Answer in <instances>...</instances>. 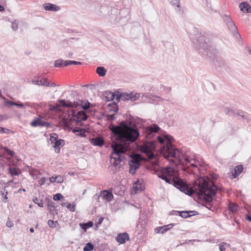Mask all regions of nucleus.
I'll return each mask as SVG.
<instances>
[{"mask_svg": "<svg viewBox=\"0 0 251 251\" xmlns=\"http://www.w3.org/2000/svg\"><path fill=\"white\" fill-rule=\"evenodd\" d=\"M46 178L44 177L41 178L39 181V184L40 185H43L46 182Z\"/></svg>", "mask_w": 251, "mask_h": 251, "instance_id": "49530a36", "label": "nucleus"}, {"mask_svg": "<svg viewBox=\"0 0 251 251\" xmlns=\"http://www.w3.org/2000/svg\"><path fill=\"white\" fill-rule=\"evenodd\" d=\"M0 97H1L4 100H6V98L1 95V91L0 90Z\"/></svg>", "mask_w": 251, "mask_h": 251, "instance_id": "bf43d9fd", "label": "nucleus"}, {"mask_svg": "<svg viewBox=\"0 0 251 251\" xmlns=\"http://www.w3.org/2000/svg\"><path fill=\"white\" fill-rule=\"evenodd\" d=\"M4 9V7L2 5H0V11H2Z\"/></svg>", "mask_w": 251, "mask_h": 251, "instance_id": "052dcab7", "label": "nucleus"}, {"mask_svg": "<svg viewBox=\"0 0 251 251\" xmlns=\"http://www.w3.org/2000/svg\"><path fill=\"white\" fill-rule=\"evenodd\" d=\"M44 8L46 11H57L60 9L58 6L51 3H46L44 5Z\"/></svg>", "mask_w": 251, "mask_h": 251, "instance_id": "412c9836", "label": "nucleus"}, {"mask_svg": "<svg viewBox=\"0 0 251 251\" xmlns=\"http://www.w3.org/2000/svg\"><path fill=\"white\" fill-rule=\"evenodd\" d=\"M156 175L158 177L165 180L169 184H173L177 189L191 196L196 193L199 198L203 199L210 206V202L213 201V197L216 195L218 188L212 181L202 179L195 187H190L186 182L178 176V174L174 168L168 167L161 168L156 171Z\"/></svg>", "mask_w": 251, "mask_h": 251, "instance_id": "f03ea898", "label": "nucleus"}, {"mask_svg": "<svg viewBox=\"0 0 251 251\" xmlns=\"http://www.w3.org/2000/svg\"><path fill=\"white\" fill-rule=\"evenodd\" d=\"M94 248V245L91 243H88L83 248L84 251H92Z\"/></svg>", "mask_w": 251, "mask_h": 251, "instance_id": "72a5a7b5", "label": "nucleus"}, {"mask_svg": "<svg viewBox=\"0 0 251 251\" xmlns=\"http://www.w3.org/2000/svg\"><path fill=\"white\" fill-rule=\"evenodd\" d=\"M138 182H139V180H137L136 182H135L134 186L133 187V189L135 193L138 192L139 188L137 186H135V184H137Z\"/></svg>", "mask_w": 251, "mask_h": 251, "instance_id": "09e8293b", "label": "nucleus"}, {"mask_svg": "<svg viewBox=\"0 0 251 251\" xmlns=\"http://www.w3.org/2000/svg\"><path fill=\"white\" fill-rule=\"evenodd\" d=\"M6 152L9 155L13 156L14 154V152L13 151L8 149V148H6L5 149Z\"/></svg>", "mask_w": 251, "mask_h": 251, "instance_id": "de8ad7c7", "label": "nucleus"}, {"mask_svg": "<svg viewBox=\"0 0 251 251\" xmlns=\"http://www.w3.org/2000/svg\"><path fill=\"white\" fill-rule=\"evenodd\" d=\"M109 110L111 111L117 112L118 111V106L115 102L108 104Z\"/></svg>", "mask_w": 251, "mask_h": 251, "instance_id": "7c9ffc66", "label": "nucleus"}, {"mask_svg": "<svg viewBox=\"0 0 251 251\" xmlns=\"http://www.w3.org/2000/svg\"><path fill=\"white\" fill-rule=\"evenodd\" d=\"M90 142L93 145L99 147L103 146L104 143L103 139L100 137L92 138Z\"/></svg>", "mask_w": 251, "mask_h": 251, "instance_id": "a211bd4d", "label": "nucleus"}, {"mask_svg": "<svg viewBox=\"0 0 251 251\" xmlns=\"http://www.w3.org/2000/svg\"><path fill=\"white\" fill-rule=\"evenodd\" d=\"M64 144V141L63 139L58 140L53 143V147L54 148L55 152L59 153L60 151V147L63 146Z\"/></svg>", "mask_w": 251, "mask_h": 251, "instance_id": "aec40b11", "label": "nucleus"}, {"mask_svg": "<svg viewBox=\"0 0 251 251\" xmlns=\"http://www.w3.org/2000/svg\"><path fill=\"white\" fill-rule=\"evenodd\" d=\"M58 101L60 105L63 107H71L77 109H79L81 108L84 110H87L89 108L90 105V103L88 100L86 101L80 100V102L75 101L73 103L70 101H68L67 102H66L65 100L61 99L59 100Z\"/></svg>", "mask_w": 251, "mask_h": 251, "instance_id": "39448f33", "label": "nucleus"}, {"mask_svg": "<svg viewBox=\"0 0 251 251\" xmlns=\"http://www.w3.org/2000/svg\"><path fill=\"white\" fill-rule=\"evenodd\" d=\"M48 225L50 227L53 228L56 226V225L58 224L57 221H53L51 220H50L48 222Z\"/></svg>", "mask_w": 251, "mask_h": 251, "instance_id": "a19ab883", "label": "nucleus"}, {"mask_svg": "<svg viewBox=\"0 0 251 251\" xmlns=\"http://www.w3.org/2000/svg\"><path fill=\"white\" fill-rule=\"evenodd\" d=\"M243 170V166L241 165H237L235 167L234 173L233 174V177H237Z\"/></svg>", "mask_w": 251, "mask_h": 251, "instance_id": "b1692460", "label": "nucleus"}, {"mask_svg": "<svg viewBox=\"0 0 251 251\" xmlns=\"http://www.w3.org/2000/svg\"><path fill=\"white\" fill-rule=\"evenodd\" d=\"M239 7L241 11L251 13V5L248 4L247 2H242L239 4Z\"/></svg>", "mask_w": 251, "mask_h": 251, "instance_id": "6ab92c4d", "label": "nucleus"}, {"mask_svg": "<svg viewBox=\"0 0 251 251\" xmlns=\"http://www.w3.org/2000/svg\"><path fill=\"white\" fill-rule=\"evenodd\" d=\"M192 45L194 48L199 50L200 53H204L203 51L200 50H202L206 52L207 55L210 57H212L216 52L214 46L209 42L207 34L205 33L202 34L200 33L196 35L192 39Z\"/></svg>", "mask_w": 251, "mask_h": 251, "instance_id": "20e7f679", "label": "nucleus"}, {"mask_svg": "<svg viewBox=\"0 0 251 251\" xmlns=\"http://www.w3.org/2000/svg\"><path fill=\"white\" fill-rule=\"evenodd\" d=\"M9 172L10 175L12 176H18V170L17 168L15 167H9Z\"/></svg>", "mask_w": 251, "mask_h": 251, "instance_id": "473e14b6", "label": "nucleus"}, {"mask_svg": "<svg viewBox=\"0 0 251 251\" xmlns=\"http://www.w3.org/2000/svg\"><path fill=\"white\" fill-rule=\"evenodd\" d=\"M96 73L100 76H104L106 73V70L103 67H98L96 69Z\"/></svg>", "mask_w": 251, "mask_h": 251, "instance_id": "bb28decb", "label": "nucleus"}, {"mask_svg": "<svg viewBox=\"0 0 251 251\" xmlns=\"http://www.w3.org/2000/svg\"><path fill=\"white\" fill-rule=\"evenodd\" d=\"M5 128L0 126V133H4Z\"/></svg>", "mask_w": 251, "mask_h": 251, "instance_id": "4d7b16f0", "label": "nucleus"}, {"mask_svg": "<svg viewBox=\"0 0 251 251\" xmlns=\"http://www.w3.org/2000/svg\"><path fill=\"white\" fill-rule=\"evenodd\" d=\"M82 64L81 62L76 61H72V60H65L64 62V66H68L70 65H81Z\"/></svg>", "mask_w": 251, "mask_h": 251, "instance_id": "c756f323", "label": "nucleus"}, {"mask_svg": "<svg viewBox=\"0 0 251 251\" xmlns=\"http://www.w3.org/2000/svg\"><path fill=\"white\" fill-rule=\"evenodd\" d=\"M67 208L69 209L71 211L74 212L75 210V205H72L71 203H69L67 205Z\"/></svg>", "mask_w": 251, "mask_h": 251, "instance_id": "c03bdc74", "label": "nucleus"}, {"mask_svg": "<svg viewBox=\"0 0 251 251\" xmlns=\"http://www.w3.org/2000/svg\"><path fill=\"white\" fill-rule=\"evenodd\" d=\"M228 209L232 212H235L237 211V206L233 203H230L228 206Z\"/></svg>", "mask_w": 251, "mask_h": 251, "instance_id": "4c0bfd02", "label": "nucleus"}, {"mask_svg": "<svg viewBox=\"0 0 251 251\" xmlns=\"http://www.w3.org/2000/svg\"><path fill=\"white\" fill-rule=\"evenodd\" d=\"M15 106H16L18 107L22 108H25V105L28 106L29 103L28 102L25 103V104H23V103L18 101V102H15V104L14 105Z\"/></svg>", "mask_w": 251, "mask_h": 251, "instance_id": "ea45409f", "label": "nucleus"}, {"mask_svg": "<svg viewBox=\"0 0 251 251\" xmlns=\"http://www.w3.org/2000/svg\"><path fill=\"white\" fill-rule=\"evenodd\" d=\"M109 128L112 141L110 161L119 169L126 162L125 153L132 150V144L138 140L140 133L137 125L131 121H122L118 126L111 125Z\"/></svg>", "mask_w": 251, "mask_h": 251, "instance_id": "f257e3e1", "label": "nucleus"}, {"mask_svg": "<svg viewBox=\"0 0 251 251\" xmlns=\"http://www.w3.org/2000/svg\"><path fill=\"white\" fill-rule=\"evenodd\" d=\"M50 140L51 144H53L56 141L58 140V135L55 133H51L50 135Z\"/></svg>", "mask_w": 251, "mask_h": 251, "instance_id": "e433bc0d", "label": "nucleus"}, {"mask_svg": "<svg viewBox=\"0 0 251 251\" xmlns=\"http://www.w3.org/2000/svg\"><path fill=\"white\" fill-rule=\"evenodd\" d=\"M62 198V195L61 194L57 193L53 196V199L54 201H60Z\"/></svg>", "mask_w": 251, "mask_h": 251, "instance_id": "79ce46f5", "label": "nucleus"}, {"mask_svg": "<svg viewBox=\"0 0 251 251\" xmlns=\"http://www.w3.org/2000/svg\"><path fill=\"white\" fill-rule=\"evenodd\" d=\"M29 230H30V231L31 232H32H32H34V228H30V229H29Z\"/></svg>", "mask_w": 251, "mask_h": 251, "instance_id": "69168bd1", "label": "nucleus"}, {"mask_svg": "<svg viewBox=\"0 0 251 251\" xmlns=\"http://www.w3.org/2000/svg\"><path fill=\"white\" fill-rule=\"evenodd\" d=\"M7 194V192H6V194H5L4 197V199L2 200V201L4 202H5L7 200V197L6 196Z\"/></svg>", "mask_w": 251, "mask_h": 251, "instance_id": "5fc2aeb1", "label": "nucleus"}, {"mask_svg": "<svg viewBox=\"0 0 251 251\" xmlns=\"http://www.w3.org/2000/svg\"><path fill=\"white\" fill-rule=\"evenodd\" d=\"M6 226L8 227H11L12 225L11 224V223H9L7 222V224H6Z\"/></svg>", "mask_w": 251, "mask_h": 251, "instance_id": "e2e57ef3", "label": "nucleus"}, {"mask_svg": "<svg viewBox=\"0 0 251 251\" xmlns=\"http://www.w3.org/2000/svg\"><path fill=\"white\" fill-rule=\"evenodd\" d=\"M55 182L57 183H62L63 181V178L61 176H57L55 177Z\"/></svg>", "mask_w": 251, "mask_h": 251, "instance_id": "37998d69", "label": "nucleus"}, {"mask_svg": "<svg viewBox=\"0 0 251 251\" xmlns=\"http://www.w3.org/2000/svg\"><path fill=\"white\" fill-rule=\"evenodd\" d=\"M170 2L173 6H176V12L180 13L181 10L180 0H171Z\"/></svg>", "mask_w": 251, "mask_h": 251, "instance_id": "a878e982", "label": "nucleus"}, {"mask_svg": "<svg viewBox=\"0 0 251 251\" xmlns=\"http://www.w3.org/2000/svg\"><path fill=\"white\" fill-rule=\"evenodd\" d=\"M246 219L249 221L251 222V215H247Z\"/></svg>", "mask_w": 251, "mask_h": 251, "instance_id": "6e6d98bb", "label": "nucleus"}, {"mask_svg": "<svg viewBox=\"0 0 251 251\" xmlns=\"http://www.w3.org/2000/svg\"><path fill=\"white\" fill-rule=\"evenodd\" d=\"M214 64L216 66L219 67H224L225 65V61L222 58H217L214 62Z\"/></svg>", "mask_w": 251, "mask_h": 251, "instance_id": "c85d7f7f", "label": "nucleus"}, {"mask_svg": "<svg viewBox=\"0 0 251 251\" xmlns=\"http://www.w3.org/2000/svg\"><path fill=\"white\" fill-rule=\"evenodd\" d=\"M129 240V235L126 232L118 234L116 238L117 241L120 244H124L126 241H128Z\"/></svg>", "mask_w": 251, "mask_h": 251, "instance_id": "dca6fc26", "label": "nucleus"}, {"mask_svg": "<svg viewBox=\"0 0 251 251\" xmlns=\"http://www.w3.org/2000/svg\"><path fill=\"white\" fill-rule=\"evenodd\" d=\"M172 137L169 136H165L164 137H157L158 142L163 145L161 148L163 156L168 161L176 165L180 163L179 151L172 145Z\"/></svg>", "mask_w": 251, "mask_h": 251, "instance_id": "7ed1b4c3", "label": "nucleus"}, {"mask_svg": "<svg viewBox=\"0 0 251 251\" xmlns=\"http://www.w3.org/2000/svg\"><path fill=\"white\" fill-rule=\"evenodd\" d=\"M6 3V1L5 0H0V4H4Z\"/></svg>", "mask_w": 251, "mask_h": 251, "instance_id": "13d9d810", "label": "nucleus"}, {"mask_svg": "<svg viewBox=\"0 0 251 251\" xmlns=\"http://www.w3.org/2000/svg\"><path fill=\"white\" fill-rule=\"evenodd\" d=\"M237 114L239 116H240L242 118L244 119H246L247 121H249L251 120V118L249 117L248 114L247 113H246L244 114V112L243 111H239L237 113Z\"/></svg>", "mask_w": 251, "mask_h": 251, "instance_id": "c9c22d12", "label": "nucleus"}, {"mask_svg": "<svg viewBox=\"0 0 251 251\" xmlns=\"http://www.w3.org/2000/svg\"><path fill=\"white\" fill-rule=\"evenodd\" d=\"M129 165L130 167L129 173L131 174H134L136 170L138 169L140 166V163L136 159L132 158L130 161L129 162Z\"/></svg>", "mask_w": 251, "mask_h": 251, "instance_id": "ddd939ff", "label": "nucleus"}, {"mask_svg": "<svg viewBox=\"0 0 251 251\" xmlns=\"http://www.w3.org/2000/svg\"><path fill=\"white\" fill-rule=\"evenodd\" d=\"M171 215H177V214H179V215L184 218H186L189 217H191L192 216H194L196 215H198V212L196 211H175L173 210L171 212Z\"/></svg>", "mask_w": 251, "mask_h": 251, "instance_id": "9b49d317", "label": "nucleus"}, {"mask_svg": "<svg viewBox=\"0 0 251 251\" xmlns=\"http://www.w3.org/2000/svg\"><path fill=\"white\" fill-rule=\"evenodd\" d=\"M61 205L62 206H64V207H65V206H67V205H66V203H65V202H62V203H61Z\"/></svg>", "mask_w": 251, "mask_h": 251, "instance_id": "0e129e2a", "label": "nucleus"}, {"mask_svg": "<svg viewBox=\"0 0 251 251\" xmlns=\"http://www.w3.org/2000/svg\"><path fill=\"white\" fill-rule=\"evenodd\" d=\"M115 95L114 93L111 92H105L104 94V100L106 101H109L113 100L115 98Z\"/></svg>", "mask_w": 251, "mask_h": 251, "instance_id": "393cba45", "label": "nucleus"}, {"mask_svg": "<svg viewBox=\"0 0 251 251\" xmlns=\"http://www.w3.org/2000/svg\"><path fill=\"white\" fill-rule=\"evenodd\" d=\"M103 220V218L100 217V218H99V221H98V225H100V224H101V223H102V222Z\"/></svg>", "mask_w": 251, "mask_h": 251, "instance_id": "864d4df0", "label": "nucleus"}, {"mask_svg": "<svg viewBox=\"0 0 251 251\" xmlns=\"http://www.w3.org/2000/svg\"><path fill=\"white\" fill-rule=\"evenodd\" d=\"M50 181L51 183H53L55 182V177L52 176L50 177Z\"/></svg>", "mask_w": 251, "mask_h": 251, "instance_id": "603ef678", "label": "nucleus"}, {"mask_svg": "<svg viewBox=\"0 0 251 251\" xmlns=\"http://www.w3.org/2000/svg\"><path fill=\"white\" fill-rule=\"evenodd\" d=\"M174 225V224H171L162 226L158 227L155 229V232L156 233H164L169 229L172 228Z\"/></svg>", "mask_w": 251, "mask_h": 251, "instance_id": "f3484780", "label": "nucleus"}, {"mask_svg": "<svg viewBox=\"0 0 251 251\" xmlns=\"http://www.w3.org/2000/svg\"><path fill=\"white\" fill-rule=\"evenodd\" d=\"M140 94L139 93H135L133 94L132 93L130 94L123 93L121 95L116 96V100L117 102H119L120 100L123 101L131 100L134 101L139 98Z\"/></svg>", "mask_w": 251, "mask_h": 251, "instance_id": "6e6552de", "label": "nucleus"}, {"mask_svg": "<svg viewBox=\"0 0 251 251\" xmlns=\"http://www.w3.org/2000/svg\"><path fill=\"white\" fill-rule=\"evenodd\" d=\"M30 125L33 127L40 126L49 127L50 126V124L45 121L41 120V117H37L35 118L31 123Z\"/></svg>", "mask_w": 251, "mask_h": 251, "instance_id": "f8f14e48", "label": "nucleus"}, {"mask_svg": "<svg viewBox=\"0 0 251 251\" xmlns=\"http://www.w3.org/2000/svg\"><path fill=\"white\" fill-rule=\"evenodd\" d=\"M33 201L40 207H43L44 206V203L42 200L36 197L33 199Z\"/></svg>", "mask_w": 251, "mask_h": 251, "instance_id": "f704fd0d", "label": "nucleus"}, {"mask_svg": "<svg viewBox=\"0 0 251 251\" xmlns=\"http://www.w3.org/2000/svg\"><path fill=\"white\" fill-rule=\"evenodd\" d=\"M47 206L50 212L53 214H54V212L56 211L55 203L51 200H48Z\"/></svg>", "mask_w": 251, "mask_h": 251, "instance_id": "4be33fe9", "label": "nucleus"}, {"mask_svg": "<svg viewBox=\"0 0 251 251\" xmlns=\"http://www.w3.org/2000/svg\"><path fill=\"white\" fill-rule=\"evenodd\" d=\"M107 118L109 120H113L115 119V116L113 114L108 115Z\"/></svg>", "mask_w": 251, "mask_h": 251, "instance_id": "8fccbe9b", "label": "nucleus"}, {"mask_svg": "<svg viewBox=\"0 0 251 251\" xmlns=\"http://www.w3.org/2000/svg\"><path fill=\"white\" fill-rule=\"evenodd\" d=\"M160 128L156 124H152L147 127L146 128L145 136L148 139L153 138L156 132H157Z\"/></svg>", "mask_w": 251, "mask_h": 251, "instance_id": "1a4fd4ad", "label": "nucleus"}, {"mask_svg": "<svg viewBox=\"0 0 251 251\" xmlns=\"http://www.w3.org/2000/svg\"><path fill=\"white\" fill-rule=\"evenodd\" d=\"M154 148V143L153 141L146 142L141 146V151L142 153L148 155L149 158H153L154 154L152 153V151Z\"/></svg>", "mask_w": 251, "mask_h": 251, "instance_id": "0eeeda50", "label": "nucleus"}, {"mask_svg": "<svg viewBox=\"0 0 251 251\" xmlns=\"http://www.w3.org/2000/svg\"><path fill=\"white\" fill-rule=\"evenodd\" d=\"M224 20L226 22L228 29L233 33L237 32V28L230 16L225 15L224 17Z\"/></svg>", "mask_w": 251, "mask_h": 251, "instance_id": "9d476101", "label": "nucleus"}, {"mask_svg": "<svg viewBox=\"0 0 251 251\" xmlns=\"http://www.w3.org/2000/svg\"><path fill=\"white\" fill-rule=\"evenodd\" d=\"M11 28L13 30H17L18 28V24L16 22L11 23Z\"/></svg>", "mask_w": 251, "mask_h": 251, "instance_id": "a18cd8bd", "label": "nucleus"}, {"mask_svg": "<svg viewBox=\"0 0 251 251\" xmlns=\"http://www.w3.org/2000/svg\"><path fill=\"white\" fill-rule=\"evenodd\" d=\"M73 55V53H71V52H70L68 54V55H67V56L69 58H71L72 57V56Z\"/></svg>", "mask_w": 251, "mask_h": 251, "instance_id": "680f3d73", "label": "nucleus"}, {"mask_svg": "<svg viewBox=\"0 0 251 251\" xmlns=\"http://www.w3.org/2000/svg\"><path fill=\"white\" fill-rule=\"evenodd\" d=\"M21 191H23L24 192H25V189H20L19 190V192H20Z\"/></svg>", "mask_w": 251, "mask_h": 251, "instance_id": "338daca9", "label": "nucleus"}, {"mask_svg": "<svg viewBox=\"0 0 251 251\" xmlns=\"http://www.w3.org/2000/svg\"><path fill=\"white\" fill-rule=\"evenodd\" d=\"M157 98L158 99H159V100H162V98H161L160 97H157Z\"/></svg>", "mask_w": 251, "mask_h": 251, "instance_id": "774afa93", "label": "nucleus"}, {"mask_svg": "<svg viewBox=\"0 0 251 251\" xmlns=\"http://www.w3.org/2000/svg\"><path fill=\"white\" fill-rule=\"evenodd\" d=\"M99 198H102L107 201H110L113 198V195L112 193L107 190L102 191L99 196Z\"/></svg>", "mask_w": 251, "mask_h": 251, "instance_id": "2eb2a0df", "label": "nucleus"}, {"mask_svg": "<svg viewBox=\"0 0 251 251\" xmlns=\"http://www.w3.org/2000/svg\"><path fill=\"white\" fill-rule=\"evenodd\" d=\"M5 100V102H6V103H9V104H10V105H14L15 104V102L11 101H10V100H8V99H6V100Z\"/></svg>", "mask_w": 251, "mask_h": 251, "instance_id": "3c124183", "label": "nucleus"}, {"mask_svg": "<svg viewBox=\"0 0 251 251\" xmlns=\"http://www.w3.org/2000/svg\"><path fill=\"white\" fill-rule=\"evenodd\" d=\"M71 116H72V117L70 118L69 121H64V123L66 127H69L70 122L75 121L76 124H78L81 121H86L88 118V116L84 111H79L76 113V110L75 109H73L71 113L69 115V117Z\"/></svg>", "mask_w": 251, "mask_h": 251, "instance_id": "423d86ee", "label": "nucleus"}, {"mask_svg": "<svg viewBox=\"0 0 251 251\" xmlns=\"http://www.w3.org/2000/svg\"><path fill=\"white\" fill-rule=\"evenodd\" d=\"M32 83L34 84L38 85H42L44 86L47 87H54L55 86V84L54 83H50L48 82L47 79L44 78L41 80H33L32 81Z\"/></svg>", "mask_w": 251, "mask_h": 251, "instance_id": "4468645a", "label": "nucleus"}, {"mask_svg": "<svg viewBox=\"0 0 251 251\" xmlns=\"http://www.w3.org/2000/svg\"><path fill=\"white\" fill-rule=\"evenodd\" d=\"M73 131L74 133H75L76 135L79 136L80 137H85L86 134L85 133V131L81 128L79 127H75Z\"/></svg>", "mask_w": 251, "mask_h": 251, "instance_id": "5701e85b", "label": "nucleus"}, {"mask_svg": "<svg viewBox=\"0 0 251 251\" xmlns=\"http://www.w3.org/2000/svg\"><path fill=\"white\" fill-rule=\"evenodd\" d=\"M79 225L83 230L86 231L87 229L92 227L93 226V223L91 221H89L88 222L86 223H80L79 224Z\"/></svg>", "mask_w": 251, "mask_h": 251, "instance_id": "cd10ccee", "label": "nucleus"}, {"mask_svg": "<svg viewBox=\"0 0 251 251\" xmlns=\"http://www.w3.org/2000/svg\"><path fill=\"white\" fill-rule=\"evenodd\" d=\"M229 246V245L225 243V242H222L219 244V250L220 251H225L226 248L228 247Z\"/></svg>", "mask_w": 251, "mask_h": 251, "instance_id": "58836bf2", "label": "nucleus"}, {"mask_svg": "<svg viewBox=\"0 0 251 251\" xmlns=\"http://www.w3.org/2000/svg\"><path fill=\"white\" fill-rule=\"evenodd\" d=\"M65 60L62 59H59L54 61V66L55 67H65L64 64Z\"/></svg>", "mask_w": 251, "mask_h": 251, "instance_id": "2f4dec72", "label": "nucleus"}]
</instances>
